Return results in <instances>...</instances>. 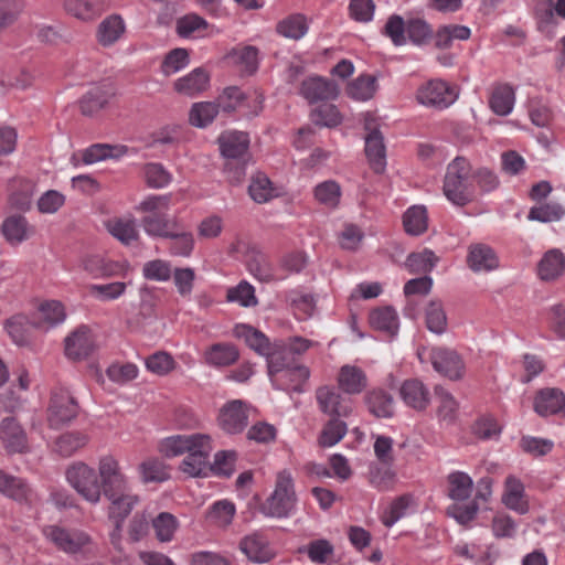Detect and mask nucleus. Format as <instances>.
Masks as SVG:
<instances>
[{
  "label": "nucleus",
  "instance_id": "f704fd0d",
  "mask_svg": "<svg viewBox=\"0 0 565 565\" xmlns=\"http://www.w3.org/2000/svg\"><path fill=\"white\" fill-rule=\"evenodd\" d=\"M365 404L377 418H388L394 414V398L384 390H373L365 395Z\"/></svg>",
  "mask_w": 565,
  "mask_h": 565
},
{
  "label": "nucleus",
  "instance_id": "c756f323",
  "mask_svg": "<svg viewBox=\"0 0 565 565\" xmlns=\"http://www.w3.org/2000/svg\"><path fill=\"white\" fill-rule=\"evenodd\" d=\"M369 322L374 330L385 332L390 337L396 335L399 328L398 315L391 306L372 310L369 316Z\"/></svg>",
  "mask_w": 565,
  "mask_h": 565
},
{
  "label": "nucleus",
  "instance_id": "dca6fc26",
  "mask_svg": "<svg viewBox=\"0 0 565 565\" xmlns=\"http://www.w3.org/2000/svg\"><path fill=\"white\" fill-rule=\"evenodd\" d=\"M95 349V341L90 329L81 326L65 339V354L72 360L86 359Z\"/></svg>",
  "mask_w": 565,
  "mask_h": 565
},
{
  "label": "nucleus",
  "instance_id": "20e7f679",
  "mask_svg": "<svg viewBox=\"0 0 565 565\" xmlns=\"http://www.w3.org/2000/svg\"><path fill=\"white\" fill-rule=\"evenodd\" d=\"M470 174L471 166L463 157L455 158L447 167L443 191L457 206H465L473 200V190L468 183Z\"/></svg>",
  "mask_w": 565,
  "mask_h": 565
},
{
  "label": "nucleus",
  "instance_id": "49530a36",
  "mask_svg": "<svg viewBox=\"0 0 565 565\" xmlns=\"http://www.w3.org/2000/svg\"><path fill=\"white\" fill-rule=\"evenodd\" d=\"M247 267L249 273L259 281L269 282L286 277L277 276L268 258L262 253L252 255L248 258Z\"/></svg>",
  "mask_w": 565,
  "mask_h": 565
},
{
  "label": "nucleus",
  "instance_id": "a18cd8bd",
  "mask_svg": "<svg viewBox=\"0 0 565 565\" xmlns=\"http://www.w3.org/2000/svg\"><path fill=\"white\" fill-rule=\"evenodd\" d=\"M403 224L407 234L418 236L428 226V216L425 206L415 205L409 207L403 215Z\"/></svg>",
  "mask_w": 565,
  "mask_h": 565
},
{
  "label": "nucleus",
  "instance_id": "1a4fd4ad",
  "mask_svg": "<svg viewBox=\"0 0 565 565\" xmlns=\"http://www.w3.org/2000/svg\"><path fill=\"white\" fill-rule=\"evenodd\" d=\"M248 406L241 399L225 403L218 412L217 425L226 434H241L248 425Z\"/></svg>",
  "mask_w": 565,
  "mask_h": 565
},
{
  "label": "nucleus",
  "instance_id": "2f4dec72",
  "mask_svg": "<svg viewBox=\"0 0 565 565\" xmlns=\"http://www.w3.org/2000/svg\"><path fill=\"white\" fill-rule=\"evenodd\" d=\"M1 230L6 239L14 245L29 239L34 234V227L29 225L22 215L8 216L2 223Z\"/></svg>",
  "mask_w": 565,
  "mask_h": 565
},
{
  "label": "nucleus",
  "instance_id": "a211bd4d",
  "mask_svg": "<svg viewBox=\"0 0 565 565\" xmlns=\"http://www.w3.org/2000/svg\"><path fill=\"white\" fill-rule=\"evenodd\" d=\"M534 411L543 417L559 414L565 417V395L558 388H543L534 398Z\"/></svg>",
  "mask_w": 565,
  "mask_h": 565
},
{
  "label": "nucleus",
  "instance_id": "6e6552de",
  "mask_svg": "<svg viewBox=\"0 0 565 565\" xmlns=\"http://www.w3.org/2000/svg\"><path fill=\"white\" fill-rule=\"evenodd\" d=\"M78 404L66 390L54 391L47 407V423L52 428L71 423L78 414Z\"/></svg>",
  "mask_w": 565,
  "mask_h": 565
},
{
  "label": "nucleus",
  "instance_id": "680f3d73",
  "mask_svg": "<svg viewBox=\"0 0 565 565\" xmlns=\"http://www.w3.org/2000/svg\"><path fill=\"white\" fill-rule=\"evenodd\" d=\"M64 8L75 18L88 21L99 14V7L94 0H65Z\"/></svg>",
  "mask_w": 565,
  "mask_h": 565
},
{
  "label": "nucleus",
  "instance_id": "c9c22d12",
  "mask_svg": "<svg viewBox=\"0 0 565 565\" xmlns=\"http://www.w3.org/2000/svg\"><path fill=\"white\" fill-rule=\"evenodd\" d=\"M366 478L370 486L379 492L392 491L397 483L396 472L379 463L370 465Z\"/></svg>",
  "mask_w": 565,
  "mask_h": 565
},
{
  "label": "nucleus",
  "instance_id": "5fc2aeb1",
  "mask_svg": "<svg viewBox=\"0 0 565 565\" xmlns=\"http://www.w3.org/2000/svg\"><path fill=\"white\" fill-rule=\"evenodd\" d=\"M435 394L439 403L437 407L438 418L447 424H451L456 419L458 404L454 396L443 386L435 387Z\"/></svg>",
  "mask_w": 565,
  "mask_h": 565
},
{
  "label": "nucleus",
  "instance_id": "6ab92c4d",
  "mask_svg": "<svg viewBox=\"0 0 565 565\" xmlns=\"http://www.w3.org/2000/svg\"><path fill=\"white\" fill-rule=\"evenodd\" d=\"M399 395L407 406L416 411L426 409L430 403L428 388L417 379L404 381L399 388Z\"/></svg>",
  "mask_w": 565,
  "mask_h": 565
},
{
  "label": "nucleus",
  "instance_id": "a878e982",
  "mask_svg": "<svg viewBox=\"0 0 565 565\" xmlns=\"http://www.w3.org/2000/svg\"><path fill=\"white\" fill-rule=\"evenodd\" d=\"M239 548L255 563H267L274 557L267 540L259 533L245 536L239 543Z\"/></svg>",
  "mask_w": 565,
  "mask_h": 565
},
{
  "label": "nucleus",
  "instance_id": "7c9ffc66",
  "mask_svg": "<svg viewBox=\"0 0 565 565\" xmlns=\"http://www.w3.org/2000/svg\"><path fill=\"white\" fill-rule=\"evenodd\" d=\"M34 183L30 180L18 178L10 183L9 204L12 209L28 211L32 204Z\"/></svg>",
  "mask_w": 565,
  "mask_h": 565
},
{
  "label": "nucleus",
  "instance_id": "774afa93",
  "mask_svg": "<svg viewBox=\"0 0 565 565\" xmlns=\"http://www.w3.org/2000/svg\"><path fill=\"white\" fill-rule=\"evenodd\" d=\"M235 505L226 500L215 502L209 510V520L220 527H226L233 521Z\"/></svg>",
  "mask_w": 565,
  "mask_h": 565
},
{
  "label": "nucleus",
  "instance_id": "052dcab7",
  "mask_svg": "<svg viewBox=\"0 0 565 565\" xmlns=\"http://www.w3.org/2000/svg\"><path fill=\"white\" fill-rule=\"evenodd\" d=\"M347 434V424L340 418H330L319 436L321 447H332Z\"/></svg>",
  "mask_w": 565,
  "mask_h": 565
},
{
  "label": "nucleus",
  "instance_id": "a19ab883",
  "mask_svg": "<svg viewBox=\"0 0 565 565\" xmlns=\"http://www.w3.org/2000/svg\"><path fill=\"white\" fill-rule=\"evenodd\" d=\"M125 32L124 20L119 15H110L98 26L97 40L103 46L113 45Z\"/></svg>",
  "mask_w": 565,
  "mask_h": 565
},
{
  "label": "nucleus",
  "instance_id": "8fccbe9b",
  "mask_svg": "<svg viewBox=\"0 0 565 565\" xmlns=\"http://www.w3.org/2000/svg\"><path fill=\"white\" fill-rule=\"evenodd\" d=\"M425 323L430 332L443 334L447 329V316L441 301L431 300L425 309Z\"/></svg>",
  "mask_w": 565,
  "mask_h": 565
},
{
  "label": "nucleus",
  "instance_id": "e2e57ef3",
  "mask_svg": "<svg viewBox=\"0 0 565 565\" xmlns=\"http://www.w3.org/2000/svg\"><path fill=\"white\" fill-rule=\"evenodd\" d=\"M152 527L160 542H170L178 527V521L171 513L161 512L152 520Z\"/></svg>",
  "mask_w": 565,
  "mask_h": 565
},
{
  "label": "nucleus",
  "instance_id": "393cba45",
  "mask_svg": "<svg viewBox=\"0 0 565 565\" xmlns=\"http://www.w3.org/2000/svg\"><path fill=\"white\" fill-rule=\"evenodd\" d=\"M365 129L370 130L365 137V153L373 170L380 173L385 167V145L383 136L379 129L371 128L367 122L365 124Z\"/></svg>",
  "mask_w": 565,
  "mask_h": 565
},
{
  "label": "nucleus",
  "instance_id": "4d7b16f0",
  "mask_svg": "<svg viewBox=\"0 0 565 565\" xmlns=\"http://www.w3.org/2000/svg\"><path fill=\"white\" fill-rule=\"evenodd\" d=\"M414 504L415 498L411 493L395 498L383 516V524L387 527L393 526L399 519L405 516L407 509Z\"/></svg>",
  "mask_w": 565,
  "mask_h": 565
},
{
  "label": "nucleus",
  "instance_id": "864d4df0",
  "mask_svg": "<svg viewBox=\"0 0 565 565\" xmlns=\"http://www.w3.org/2000/svg\"><path fill=\"white\" fill-rule=\"evenodd\" d=\"M108 232L121 243L129 245L138 238L135 220L115 218L107 223Z\"/></svg>",
  "mask_w": 565,
  "mask_h": 565
},
{
  "label": "nucleus",
  "instance_id": "e433bc0d",
  "mask_svg": "<svg viewBox=\"0 0 565 565\" xmlns=\"http://www.w3.org/2000/svg\"><path fill=\"white\" fill-rule=\"evenodd\" d=\"M248 193L252 200L258 204L267 203L278 196L277 189L270 179L263 172H257L252 177Z\"/></svg>",
  "mask_w": 565,
  "mask_h": 565
},
{
  "label": "nucleus",
  "instance_id": "13d9d810",
  "mask_svg": "<svg viewBox=\"0 0 565 565\" xmlns=\"http://www.w3.org/2000/svg\"><path fill=\"white\" fill-rule=\"evenodd\" d=\"M311 121L320 127L333 128L342 122V116L332 104H322L310 114Z\"/></svg>",
  "mask_w": 565,
  "mask_h": 565
},
{
  "label": "nucleus",
  "instance_id": "ea45409f",
  "mask_svg": "<svg viewBox=\"0 0 565 565\" xmlns=\"http://www.w3.org/2000/svg\"><path fill=\"white\" fill-rule=\"evenodd\" d=\"M309 25L306 15L294 13L279 21L276 31L284 38L300 40L308 32Z\"/></svg>",
  "mask_w": 565,
  "mask_h": 565
},
{
  "label": "nucleus",
  "instance_id": "bf43d9fd",
  "mask_svg": "<svg viewBox=\"0 0 565 565\" xmlns=\"http://www.w3.org/2000/svg\"><path fill=\"white\" fill-rule=\"evenodd\" d=\"M88 441L86 435L77 431L65 433L55 441V450L63 457H70Z\"/></svg>",
  "mask_w": 565,
  "mask_h": 565
},
{
  "label": "nucleus",
  "instance_id": "3c124183",
  "mask_svg": "<svg viewBox=\"0 0 565 565\" xmlns=\"http://www.w3.org/2000/svg\"><path fill=\"white\" fill-rule=\"evenodd\" d=\"M449 497L456 501L467 500L472 492L473 481L465 472L455 471L448 476Z\"/></svg>",
  "mask_w": 565,
  "mask_h": 565
},
{
  "label": "nucleus",
  "instance_id": "0e129e2a",
  "mask_svg": "<svg viewBox=\"0 0 565 565\" xmlns=\"http://www.w3.org/2000/svg\"><path fill=\"white\" fill-rule=\"evenodd\" d=\"M565 214V209L558 203H545L531 207L527 218L542 223H550L561 220Z\"/></svg>",
  "mask_w": 565,
  "mask_h": 565
},
{
  "label": "nucleus",
  "instance_id": "f03ea898",
  "mask_svg": "<svg viewBox=\"0 0 565 565\" xmlns=\"http://www.w3.org/2000/svg\"><path fill=\"white\" fill-rule=\"evenodd\" d=\"M382 34L387 36L395 46L405 45L407 40L415 45H424L434 38L433 28L424 19L411 18L404 21L398 14L388 17Z\"/></svg>",
  "mask_w": 565,
  "mask_h": 565
},
{
  "label": "nucleus",
  "instance_id": "473e14b6",
  "mask_svg": "<svg viewBox=\"0 0 565 565\" xmlns=\"http://www.w3.org/2000/svg\"><path fill=\"white\" fill-rule=\"evenodd\" d=\"M542 280H554L565 273V256L559 249L547 250L537 267Z\"/></svg>",
  "mask_w": 565,
  "mask_h": 565
},
{
  "label": "nucleus",
  "instance_id": "cd10ccee",
  "mask_svg": "<svg viewBox=\"0 0 565 565\" xmlns=\"http://www.w3.org/2000/svg\"><path fill=\"white\" fill-rule=\"evenodd\" d=\"M233 333L236 338L243 339L245 343L262 356L269 354L274 343L259 330L248 324H236Z\"/></svg>",
  "mask_w": 565,
  "mask_h": 565
},
{
  "label": "nucleus",
  "instance_id": "58836bf2",
  "mask_svg": "<svg viewBox=\"0 0 565 565\" xmlns=\"http://www.w3.org/2000/svg\"><path fill=\"white\" fill-rule=\"evenodd\" d=\"M128 152L127 146H110L107 143H95L83 152V162L92 164L105 159H118Z\"/></svg>",
  "mask_w": 565,
  "mask_h": 565
},
{
  "label": "nucleus",
  "instance_id": "72a5a7b5",
  "mask_svg": "<svg viewBox=\"0 0 565 565\" xmlns=\"http://www.w3.org/2000/svg\"><path fill=\"white\" fill-rule=\"evenodd\" d=\"M338 383L344 393L360 394L367 386V379L360 367L344 365L339 372Z\"/></svg>",
  "mask_w": 565,
  "mask_h": 565
},
{
  "label": "nucleus",
  "instance_id": "603ef678",
  "mask_svg": "<svg viewBox=\"0 0 565 565\" xmlns=\"http://www.w3.org/2000/svg\"><path fill=\"white\" fill-rule=\"evenodd\" d=\"M438 257L430 249L419 253H411L405 262V267L411 274H426L433 270Z\"/></svg>",
  "mask_w": 565,
  "mask_h": 565
},
{
  "label": "nucleus",
  "instance_id": "5701e85b",
  "mask_svg": "<svg viewBox=\"0 0 565 565\" xmlns=\"http://www.w3.org/2000/svg\"><path fill=\"white\" fill-rule=\"evenodd\" d=\"M502 502L508 509L514 510L520 514H525L529 511L524 484L513 475L505 478Z\"/></svg>",
  "mask_w": 565,
  "mask_h": 565
},
{
  "label": "nucleus",
  "instance_id": "39448f33",
  "mask_svg": "<svg viewBox=\"0 0 565 565\" xmlns=\"http://www.w3.org/2000/svg\"><path fill=\"white\" fill-rule=\"evenodd\" d=\"M268 374L276 388H287L282 383V375H297V383L309 379V369L297 365L294 356L282 342H275L266 356Z\"/></svg>",
  "mask_w": 565,
  "mask_h": 565
},
{
  "label": "nucleus",
  "instance_id": "338daca9",
  "mask_svg": "<svg viewBox=\"0 0 565 565\" xmlns=\"http://www.w3.org/2000/svg\"><path fill=\"white\" fill-rule=\"evenodd\" d=\"M315 199L328 207H335L340 202L341 189L335 181H324L315 188Z\"/></svg>",
  "mask_w": 565,
  "mask_h": 565
},
{
  "label": "nucleus",
  "instance_id": "f3484780",
  "mask_svg": "<svg viewBox=\"0 0 565 565\" xmlns=\"http://www.w3.org/2000/svg\"><path fill=\"white\" fill-rule=\"evenodd\" d=\"M116 95V88L111 83H104L92 87L79 100L83 115L92 116L106 107Z\"/></svg>",
  "mask_w": 565,
  "mask_h": 565
},
{
  "label": "nucleus",
  "instance_id": "7ed1b4c3",
  "mask_svg": "<svg viewBox=\"0 0 565 565\" xmlns=\"http://www.w3.org/2000/svg\"><path fill=\"white\" fill-rule=\"evenodd\" d=\"M170 206V195H150L138 205L137 210L147 213L141 218V226L152 237L166 238L178 227L175 218H171L167 211Z\"/></svg>",
  "mask_w": 565,
  "mask_h": 565
},
{
  "label": "nucleus",
  "instance_id": "09e8293b",
  "mask_svg": "<svg viewBox=\"0 0 565 565\" xmlns=\"http://www.w3.org/2000/svg\"><path fill=\"white\" fill-rule=\"evenodd\" d=\"M218 110L220 108L216 103H195L192 105L189 114L190 124L199 128H204L215 119L216 115L218 114Z\"/></svg>",
  "mask_w": 565,
  "mask_h": 565
},
{
  "label": "nucleus",
  "instance_id": "2eb2a0df",
  "mask_svg": "<svg viewBox=\"0 0 565 565\" xmlns=\"http://www.w3.org/2000/svg\"><path fill=\"white\" fill-rule=\"evenodd\" d=\"M0 441L9 454H22L29 448L28 436L14 417H6L0 423Z\"/></svg>",
  "mask_w": 565,
  "mask_h": 565
},
{
  "label": "nucleus",
  "instance_id": "423d86ee",
  "mask_svg": "<svg viewBox=\"0 0 565 565\" xmlns=\"http://www.w3.org/2000/svg\"><path fill=\"white\" fill-rule=\"evenodd\" d=\"M70 486L87 502H100L98 472L83 461L72 463L65 471Z\"/></svg>",
  "mask_w": 565,
  "mask_h": 565
},
{
  "label": "nucleus",
  "instance_id": "c85d7f7f",
  "mask_svg": "<svg viewBox=\"0 0 565 565\" xmlns=\"http://www.w3.org/2000/svg\"><path fill=\"white\" fill-rule=\"evenodd\" d=\"M0 493L18 502L31 500L32 490L21 478L0 469Z\"/></svg>",
  "mask_w": 565,
  "mask_h": 565
},
{
  "label": "nucleus",
  "instance_id": "37998d69",
  "mask_svg": "<svg viewBox=\"0 0 565 565\" xmlns=\"http://www.w3.org/2000/svg\"><path fill=\"white\" fill-rule=\"evenodd\" d=\"M138 472L143 483L163 482L170 478L169 468L157 458H148L138 466Z\"/></svg>",
  "mask_w": 565,
  "mask_h": 565
},
{
  "label": "nucleus",
  "instance_id": "69168bd1",
  "mask_svg": "<svg viewBox=\"0 0 565 565\" xmlns=\"http://www.w3.org/2000/svg\"><path fill=\"white\" fill-rule=\"evenodd\" d=\"M210 456L202 455H186L180 465V470L190 477H204L210 470Z\"/></svg>",
  "mask_w": 565,
  "mask_h": 565
},
{
  "label": "nucleus",
  "instance_id": "412c9836",
  "mask_svg": "<svg viewBox=\"0 0 565 565\" xmlns=\"http://www.w3.org/2000/svg\"><path fill=\"white\" fill-rule=\"evenodd\" d=\"M105 498L109 501L108 519L118 522H125L139 501V497L134 494L130 489L106 495Z\"/></svg>",
  "mask_w": 565,
  "mask_h": 565
},
{
  "label": "nucleus",
  "instance_id": "f8f14e48",
  "mask_svg": "<svg viewBox=\"0 0 565 565\" xmlns=\"http://www.w3.org/2000/svg\"><path fill=\"white\" fill-rule=\"evenodd\" d=\"M429 360L436 372L450 380H458L463 374V361L455 350L444 347L433 348L429 351Z\"/></svg>",
  "mask_w": 565,
  "mask_h": 565
},
{
  "label": "nucleus",
  "instance_id": "0eeeda50",
  "mask_svg": "<svg viewBox=\"0 0 565 565\" xmlns=\"http://www.w3.org/2000/svg\"><path fill=\"white\" fill-rule=\"evenodd\" d=\"M98 480L100 497L129 490L128 477L124 473L119 461L110 456H103L98 460Z\"/></svg>",
  "mask_w": 565,
  "mask_h": 565
},
{
  "label": "nucleus",
  "instance_id": "aec40b11",
  "mask_svg": "<svg viewBox=\"0 0 565 565\" xmlns=\"http://www.w3.org/2000/svg\"><path fill=\"white\" fill-rule=\"evenodd\" d=\"M221 153L227 159H242L248 154L249 137L243 131H225L218 137Z\"/></svg>",
  "mask_w": 565,
  "mask_h": 565
},
{
  "label": "nucleus",
  "instance_id": "79ce46f5",
  "mask_svg": "<svg viewBox=\"0 0 565 565\" xmlns=\"http://www.w3.org/2000/svg\"><path fill=\"white\" fill-rule=\"evenodd\" d=\"M166 238L171 241L169 252L173 256L189 257L195 245L194 236L189 231L180 230L179 226L170 232Z\"/></svg>",
  "mask_w": 565,
  "mask_h": 565
},
{
  "label": "nucleus",
  "instance_id": "ddd939ff",
  "mask_svg": "<svg viewBox=\"0 0 565 565\" xmlns=\"http://www.w3.org/2000/svg\"><path fill=\"white\" fill-rule=\"evenodd\" d=\"M456 98L457 94L454 88L439 79L429 81L417 92V100L420 104L439 109L450 106Z\"/></svg>",
  "mask_w": 565,
  "mask_h": 565
},
{
  "label": "nucleus",
  "instance_id": "b1692460",
  "mask_svg": "<svg viewBox=\"0 0 565 565\" xmlns=\"http://www.w3.org/2000/svg\"><path fill=\"white\" fill-rule=\"evenodd\" d=\"M467 263L471 270L490 271L499 266V259L494 250L486 244H472L469 247Z\"/></svg>",
  "mask_w": 565,
  "mask_h": 565
},
{
  "label": "nucleus",
  "instance_id": "de8ad7c7",
  "mask_svg": "<svg viewBox=\"0 0 565 565\" xmlns=\"http://www.w3.org/2000/svg\"><path fill=\"white\" fill-rule=\"evenodd\" d=\"M491 109L499 116L509 115L514 105V90L508 85L503 84L495 87L490 98Z\"/></svg>",
  "mask_w": 565,
  "mask_h": 565
},
{
  "label": "nucleus",
  "instance_id": "4be33fe9",
  "mask_svg": "<svg viewBox=\"0 0 565 565\" xmlns=\"http://www.w3.org/2000/svg\"><path fill=\"white\" fill-rule=\"evenodd\" d=\"M210 85V74L203 67L193 70L188 75L178 78L174 84V90L181 95L195 97L205 92Z\"/></svg>",
  "mask_w": 565,
  "mask_h": 565
},
{
  "label": "nucleus",
  "instance_id": "4468645a",
  "mask_svg": "<svg viewBox=\"0 0 565 565\" xmlns=\"http://www.w3.org/2000/svg\"><path fill=\"white\" fill-rule=\"evenodd\" d=\"M339 93L334 81L321 76H310L303 79L299 90V94L310 104L335 99Z\"/></svg>",
  "mask_w": 565,
  "mask_h": 565
},
{
  "label": "nucleus",
  "instance_id": "bb28decb",
  "mask_svg": "<svg viewBox=\"0 0 565 565\" xmlns=\"http://www.w3.org/2000/svg\"><path fill=\"white\" fill-rule=\"evenodd\" d=\"M239 359L236 345L228 342H218L210 345L204 352V361L214 367H225Z\"/></svg>",
  "mask_w": 565,
  "mask_h": 565
},
{
  "label": "nucleus",
  "instance_id": "4c0bfd02",
  "mask_svg": "<svg viewBox=\"0 0 565 565\" xmlns=\"http://www.w3.org/2000/svg\"><path fill=\"white\" fill-rule=\"evenodd\" d=\"M65 319L64 307L60 301H47L39 308L38 318L32 321L36 328L47 329L54 327Z\"/></svg>",
  "mask_w": 565,
  "mask_h": 565
},
{
  "label": "nucleus",
  "instance_id": "f257e3e1",
  "mask_svg": "<svg viewBox=\"0 0 565 565\" xmlns=\"http://www.w3.org/2000/svg\"><path fill=\"white\" fill-rule=\"evenodd\" d=\"M297 503L294 477L289 470L284 469L277 472L274 491L260 503L259 511L267 518L286 519L295 514Z\"/></svg>",
  "mask_w": 565,
  "mask_h": 565
},
{
  "label": "nucleus",
  "instance_id": "6e6d98bb",
  "mask_svg": "<svg viewBox=\"0 0 565 565\" xmlns=\"http://www.w3.org/2000/svg\"><path fill=\"white\" fill-rule=\"evenodd\" d=\"M376 90V79L371 75H362L352 81L347 87V94L356 100H367Z\"/></svg>",
  "mask_w": 565,
  "mask_h": 565
},
{
  "label": "nucleus",
  "instance_id": "c03bdc74",
  "mask_svg": "<svg viewBox=\"0 0 565 565\" xmlns=\"http://www.w3.org/2000/svg\"><path fill=\"white\" fill-rule=\"evenodd\" d=\"M471 32L468 26L459 24H447L440 26L434 39L438 49H448L455 40L466 41L470 38Z\"/></svg>",
  "mask_w": 565,
  "mask_h": 565
},
{
  "label": "nucleus",
  "instance_id": "9b49d317",
  "mask_svg": "<svg viewBox=\"0 0 565 565\" xmlns=\"http://www.w3.org/2000/svg\"><path fill=\"white\" fill-rule=\"evenodd\" d=\"M319 409L330 418L349 417L353 411L351 398L343 396L338 390L321 386L316 391Z\"/></svg>",
  "mask_w": 565,
  "mask_h": 565
},
{
  "label": "nucleus",
  "instance_id": "9d476101",
  "mask_svg": "<svg viewBox=\"0 0 565 565\" xmlns=\"http://www.w3.org/2000/svg\"><path fill=\"white\" fill-rule=\"evenodd\" d=\"M43 534L58 550L75 554L90 543V536L81 530H67L57 525H49L44 527Z\"/></svg>",
  "mask_w": 565,
  "mask_h": 565
}]
</instances>
